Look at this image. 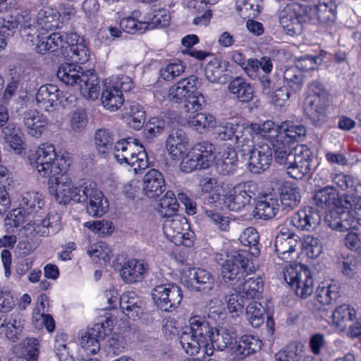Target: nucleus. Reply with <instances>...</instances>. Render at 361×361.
Masks as SVG:
<instances>
[{"instance_id": "1", "label": "nucleus", "mask_w": 361, "mask_h": 361, "mask_svg": "<svg viewBox=\"0 0 361 361\" xmlns=\"http://www.w3.org/2000/svg\"><path fill=\"white\" fill-rule=\"evenodd\" d=\"M28 161L39 176L48 179L49 189L60 204L82 202L83 187L87 180H80L78 185L73 183L68 174L72 164L68 152L56 153L53 144L44 142L30 152Z\"/></svg>"}, {"instance_id": "2", "label": "nucleus", "mask_w": 361, "mask_h": 361, "mask_svg": "<svg viewBox=\"0 0 361 361\" xmlns=\"http://www.w3.org/2000/svg\"><path fill=\"white\" fill-rule=\"evenodd\" d=\"M235 340L233 333L221 329L213 328L204 317L191 316L180 336V343L185 353L195 355L202 350L204 355L211 356L214 349L229 350Z\"/></svg>"}, {"instance_id": "3", "label": "nucleus", "mask_w": 361, "mask_h": 361, "mask_svg": "<svg viewBox=\"0 0 361 361\" xmlns=\"http://www.w3.org/2000/svg\"><path fill=\"white\" fill-rule=\"evenodd\" d=\"M314 201L318 207L330 209L325 221L332 229L345 232L361 225L360 197L345 195L339 200L336 190L328 186L315 193Z\"/></svg>"}, {"instance_id": "4", "label": "nucleus", "mask_w": 361, "mask_h": 361, "mask_svg": "<svg viewBox=\"0 0 361 361\" xmlns=\"http://www.w3.org/2000/svg\"><path fill=\"white\" fill-rule=\"evenodd\" d=\"M219 254L216 260H224L221 264V276L227 283L233 286V290L243 298L247 299H259L264 287L262 279L257 276H249L252 271L249 254L247 251H232L226 255L224 259Z\"/></svg>"}, {"instance_id": "5", "label": "nucleus", "mask_w": 361, "mask_h": 361, "mask_svg": "<svg viewBox=\"0 0 361 361\" xmlns=\"http://www.w3.org/2000/svg\"><path fill=\"white\" fill-rule=\"evenodd\" d=\"M202 190L208 194L207 202L215 206L224 205L231 211L238 212L250 204L257 188L252 182H244L235 186L219 183L216 179L206 178L201 185Z\"/></svg>"}, {"instance_id": "6", "label": "nucleus", "mask_w": 361, "mask_h": 361, "mask_svg": "<svg viewBox=\"0 0 361 361\" xmlns=\"http://www.w3.org/2000/svg\"><path fill=\"white\" fill-rule=\"evenodd\" d=\"M289 144L279 140L271 145L276 161L286 167L287 173L294 179H301L311 169L312 152L305 145L290 149Z\"/></svg>"}, {"instance_id": "7", "label": "nucleus", "mask_w": 361, "mask_h": 361, "mask_svg": "<svg viewBox=\"0 0 361 361\" xmlns=\"http://www.w3.org/2000/svg\"><path fill=\"white\" fill-rule=\"evenodd\" d=\"M114 156L120 164L133 168L134 173L148 166V158L145 147L135 139L118 141L114 148Z\"/></svg>"}, {"instance_id": "8", "label": "nucleus", "mask_w": 361, "mask_h": 361, "mask_svg": "<svg viewBox=\"0 0 361 361\" xmlns=\"http://www.w3.org/2000/svg\"><path fill=\"white\" fill-rule=\"evenodd\" d=\"M133 86L131 78L127 75H121L106 79L101 94L103 106L110 111H117L124 102L123 92L130 91Z\"/></svg>"}, {"instance_id": "9", "label": "nucleus", "mask_w": 361, "mask_h": 361, "mask_svg": "<svg viewBox=\"0 0 361 361\" xmlns=\"http://www.w3.org/2000/svg\"><path fill=\"white\" fill-rule=\"evenodd\" d=\"M283 278L295 294L307 298L314 292V283L309 268L300 263H291L283 269Z\"/></svg>"}, {"instance_id": "10", "label": "nucleus", "mask_w": 361, "mask_h": 361, "mask_svg": "<svg viewBox=\"0 0 361 361\" xmlns=\"http://www.w3.org/2000/svg\"><path fill=\"white\" fill-rule=\"evenodd\" d=\"M215 147L209 142L195 144L180 162V169L185 173H190L197 169H208L214 164Z\"/></svg>"}, {"instance_id": "11", "label": "nucleus", "mask_w": 361, "mask_h": 361, "mask_svg": "<svg viewBox=\"0 0 361 361\" xmlns=\"http://www.w3.org/2000/svg\"><path fill=\"white\" fill-rule=\"evenodd\" d=\"M197 78L194 75L183 78L171 86L169 89H157L154 97L156 102L165 104H180L193 93L197 88Z\"/></svg>"}, {"instance_id": "12", "label": "nucleus", "mask_w": 361, "mask_h": 361, "mask_svg": "<svg viewBox=\"0 0 361 361\" xmlns=\"http://www.w3.org/2000/svg\"><path fill=\"white\" fill-rule=\"evenodd\" d=\"M197 78L194 75L183 78L171 86L169 89H157L154 97L156 102L165 104H180L193 93L197 88Z\"/></svg>"}, {"instance_id": "13", "label": "nucleus", "mask_w": 361, "mask_h": 361, "mask_svg": "<svg viewBox=\"0 0 361 361\" xmlns=\"http://www.w3.org/2000/svg\"><path fill=\"white\" fill-rule=\"evenodd\" d=\"M197 78L194 75L183 78L171 86L169 89H157L154 97L156 102L165 104H180L193 93L197 88Z\"/></svg>"}, {"instance_id": "14", "label": "nucleus", "mask_w": 361, "mask_h": 361, "mask_svg": "<svg viewBox=\"0 0 361 361\" xmlns=\"http://www.w3.org/2000/svg\"><path fill=\"white\" fill-rule=\"evenodd\" d=\"M214 134L221 140H234L236 148L240 152H249L252 145V135L247 127L237 123L217 122Z\"/></svg>"}, {"instance_id": "15", "label": "nucleus", "mask_w": 361, "mask_h": 361, "mask_svg": "<svg viewBox=\"0 0 361 361\" xmlns=\"http://www.w3.org/2000/svg\"><path fill=\"white\" fill-rule=\"evenodd\" d=\"M307 8L298 3L290 2L279 11V20L285 32L290 36L300 33L302 23L310 20Z\"/></svg>"}, {"instance_id": "16", "label": "nucleus", "mask_w": 361, "mask_h": 361, "mask_svg": "<svg viewBox=\"0 0 361 361\" xmlns=\"http://www.w3.org/2000/svg\"><path fill=\"white\" fill-rule=\"evenodd\" d=\"M154 304L165 312H173L180 304L183 293L180 288L173 283H158L151 291Z\"/></svg>"}, {"instance_id": "17", "label": "nucleus", "mask_w": 361, "mask_h": 361, "mask_svg": "<svg viewBox=\"0 0 361 361\" xmlns=\"http://www.w3.org/2000/svg\"><path fill=\"white\" fill-rule=\"evenodd\" d=\"M163 232L170 241L177 245L190 247L193 243L195 234L185 217L176 216L166 219L163 223Z\"/></svg>"}, {"instance_id": "18", "label": "nucleus", "mask_w": 361, "mask_h": 361, "mask_svg": "<svg viewBox=\"0 0 361 361\" xmlns=\"http://www.w3.org/2000/svg\"><path fill=\"white\" fill-rule=\"evenodd\" d=\"M69 96L68 92L61 90L56 85L46 84L38 89L36 104L39 109L51 111L59 106H66Z\"/></svg>"}, {"instance_id": "19", "label": "nucleus", "mask_w": 361, "mask_h": 361, "mask_svg": "<svg viewBox=\"0 0 361 361\" xmlns=\"http://www.w3.org/2000/svg\"><path fill=\"white\" fill-rule=\"evenodd\" d=\"M310 108L311 116L318 121H323L329 106V94L322 85L317 82H312L309 85V94L305 101Z\"/></svg>"}, {"instance_id": "20", "label": "nucleus", "mask_w": 361, "mask_h": 361, "mask_svg": "<svg viewBox=\"0 0 361 361\" xmlns=\"http://www.w3.org/2000/svg\"><path fill=\"white\" fill-rule=\"evenodd\" d=\"M300 242V237L286 226H281L275 238V251L282 260L293 259L298 257L297 248Z\"/></svg>"}, {"instance_id": "21", "label": "nucleus", "mask_w": 361, "mask_h": 361, "mask_svg": "<svg viewBox=\"0 0 361 361\" xmlns=\"http://www.w3.org/2000/svg\"><path fill=\"white\" fill-rule=\"evenodd\" d=\"M183 282L190 289L207 293L215 286L214 276L207 270L202 268H188L182 271Z\"/></svg>"}, {"instance_id": "22", "label": "nucleus", "mask_w": 361, "mask_h": 361, "mask_svg": "<svg viewBox=\"0 0 361 361\" xmlns=\"http://www.w3.org/2000/svg\"><path fill=\"white\" fill-rule=\"evenodd\" d=\"M82 202H87V212L92 216H102L109 209L108 199L103 192L97 188L92 181H87L83 187Z\"/></svg>"}, {"instance_id": "23", "label": "nucleus", "mask_w": 361, "mask_h": 361, "mask_svg": "<svg viewBox=\"0 0 361 361\" xmlns=\"http://www.w3.org/2000/svg\"><path fill=\"white\" fill-rule=\"evenodd\" d=\"M243 156H248V164L252 173H259L269 169L272 161V149L267 143L254 147L252 142L250 150L241 152Z\"/></svg>"}, {"instance_id": "24", "label": "nucleus", "mask_w": 361, "mask_h": 361, "mask_svg": "<svg viewBox=\"0 0 361 361\" xmlns=\"http://www.w3.org/2000/svg\"><path fill=\"white\" fill-rule=\"evenodd\" d=\"M32 18L30 12L27 11L15 10L11 11V13L4 18L2 22V27L8 30H14L20 25V32L24 40H32L30 38L34 33L32 31L35 30V27H32L33 25Z\"/></svg>"}, {"instance_id": "25", "label": "nucleus", "mask_w": 361, "mask_h": 361, "mask_svg": "<svg viewBox=\"0 0 361 361\" xmlns=\"http://www.w3.org/2000/svg\"><path fill=\"white\" fill-rule=\"evenodd\" d=\"M32 18L30 12L27 11L15 10L11 11V13L4 18L2 22V27L8 30H14L20 25V32L24 40H32L30 38L34 33L32 31L35 30V27H32L33 25Z\"/></svg>"}, {"instance_id": "26", "label": "nucleus", "mask_w": 361, "mask_h": 361, "mask_svg": "<svg viewBox=\"0 0 361 361\" xmlns=\"http://www.w3.org/2000/svg\"><path fill=\"white\" fill-rule=\"evenodd\" d=\"M148 270L149 265L145 260L130 258L123 262L118 273L125 283L133 284L142 281Z\"/></svg>"}, {"instance_id": "27", "label": "nucleus", "mask_w": 361, "mask_h": 361, "mask_svg": "<svg viewBox=\"0 0 361 361\" xmlns=\"http://www.w3.org/2000/svg\"><path fill=\"white\" fill-rule=\"evenodd\" d=\"M214 164L217 171L227 175L235 171L238 156L235 150L228 144H223L214 151Z\"/></svg>"}, {"instance_id": "28", "label": "nucleus", "mask_w": 361, "mask_h": 361, "mask_svg": "<svg viewBox=\"0 0 361 361\" xmlns=\"http://www.w3.org/2000/svg\"><path fill=\"white\" fill-rule=\"evenodd\" d=\"M261 347L262 341L250 335H244L238 341H233V344L228 351V357L231 361L240 360L260 350Z\"/></svg>"}, {"instance_id": "29", "label": "nucleus", "mask_w": 361, "mask_h": 361, "mask_svg": "<svg viewBox=\"0 0 361 361\" xmlns=\"http://www.w3.org/2000/svg\"><path fill=\"white\" fill-rule=\"evenodd\" d=\"M98 335L92 329L81 331L78 337V349L76 361H99L97 358L88 357L89 355H95L100 350Z\"/></svg>"}, {"instance_id": "30", "label": "nucleus", "mask_w": 361, "mask_h": 361, "mask_svg": "<svg viewBox=\"0 0 361 361\" xmlns=\"http://www.w3.org/2000/svg\"><path fill=\"white\" fill-rule=\"evenodd\" d=\"M68 39V49L64 56L74 63H85L88 61L91 52L84 37L75 33H71Z\"/></svg>"}, {"instance_id": "31", "label": "nucleus", "mask_w": 361, "mask_h": 361, "mask_svg": "<svg viewBox=\"0 0 361 361\" xmlns=\"http://www.w3.org/2000/svg\"><path fill=\"white\" fill-rule=\"evenodd\" d=\"M321 216L317 209L308 207L298 211L291 217V224L297 228L306 231H314L319 225Z\"/></svg>"}, {"instance_id": "32", "label": "nucleus", "mask_w": 361, "mask_h": 361, "mask_svg": "<svg viewBox=\"0 0 361 361\" xmlns=\"http://www.w3.org/2000/svg\"><path fill=\"white\" fill-rule=\"evenodd\" d=\"M163 175L156 169L149 170L143 176L142 190L149 198H157L165 190Z\"/></svg>"}, {"instance_id": "33", "label": "nucleus", "mask_w": 361, "mask_h": 361, "mask_svg": "<svg viewBox=\"0 0 361 361\" xmlns=\"http://www.w3.org/2000/svg\"><path fill=\"white\" fill-rule=\"evenodd\" d=\"M165 147L172 159H180L188 148V139L185 132L182 130L172 132L166 140Z\"/></svg>"}, {"instance_id": "34", "label": "nucleus", "mask_w": 361, "mask_h": 361, "mask_svg": "<svg viewBox=\"0 0 361 361\" xmlns=\"http://www.w3.org/2000/svg\"><path fill=\"white\" fill-rule=\"evenodd\" d=\"M61 217L55 212L49 213L42 220L35 221L30 226L32 231L40 236L56 234L61 228Z\"/></svg>"}, {"instance_id": "35", "label": "nucleus", "mask_w": 361, "mask_h": 361, "mask_svg": "<svg viewBox=\"0 0 361 361\" xmlns=\"http://www.w3.org/2000/svg\"><path fill=\"white\" fill-rule=\"evenodd\" d=\"M56 8L43 7L35 19H32V27H36L39 31H49L59 28V21L57 17Z\"/></svg>"}, {"instance_id": "36", "label": "nucleus", "mask_w": 361, "mask_h": 361, "mask_svg": "<svg viewBox=\"0 0 361 361\" xmlns=\"http://www.w3.org/2000/svg\"><path fill=\"white\" fill-rule=\"evenodd\" d=\"M23 123L26 133L35 138L42 137L48 124L47 118L35 110L25 113Z\"/></svg>"}, {"instance_id": "37", "label": "nucleus", "mask_w": 361, "mask_h": 361, "mask_svg": "<svg viewBox=\"0 0 361 361\" xmlns=\"http://www.w3.org/2000/svg\"><path fill=\"white\" fill-rule=\"evenodd\" d=\"M279 140L289 145L302 141L307 134L304 125L293 121H286L280 123Z\"/></svg>"}, {"instance_id": "38", "label": "nucleus", "mask_w": 361, "mask_h": 361, "mask_svg": "<svg viewBox=\"0 0 361 361\" xmlns=\"http://www.w3.org/2000/svg\"><path fill=\"white\" fill-rule=\"evenodd\" d=\"M86 71L75 63H64L58 68L56 76L58 79L66 85L73 86L81 82Z\"/></svg>"}, {"instance_id": "39", "label": "nucleus", "mask_w": 361, "mask_h": 361, "mask_svg": "<svg viewBox=\"0 0 361 361\" xmlns=\"http://www.w3.org/2000/svg\"><path fill=\"white\" fill-rule=\"evenodd\" d=\"M279 209V200L274 195L262 196L257 202L254 214L259 219H269L274 218Z\"/></svg>"}, {"instance_id": "40", "label": "nucleus", "mask_w": 361, "mask_h": 361, "mask_svg": "<svg viewBox=\"0 0 361 361\" xmlns=\"http://www.w3.org/2000/svg\"><path fill=\"white\" fill-rule=\"evenodd\" d=\"M247 129L252 135L254 133L268 140L271 145L274 143V141L279 140L280 124L275 125L272 121L268 120L262 123H251L247 126Z\"/></svg>"}, {"instance_id": "41", "label": "nucleus", "mask_w": 361, "mask_h": 361, "mask_svg": "<svg viewBox=\"0 0 361 361\" xmlns=\"http://www.w3.org/2000/svg\"><path fill=\"white\" fill-rule=\"evenodd\" d=\"M141 302L133 291H126L120 297V307L128 318L135 320L139 317L142 310Z\"/></svg>"}, {"instance_id": "42", "label": "nucleus", "mask_w": 361, "mask_h": 361, "mask_svg": "<svg viewBox=\"0 0 361 361\" xmlns=\"http://www.w3.org/2000/svg\"><path fill=\"white\" fill-rule=\"evenodd\" d=\"M228 91L241 102H249L254 97L253 87L240 77H236L230 82Z\"/></svg>"}, {"instance_id": "43", "label": "nucleus", "mask_w": 361, "mask_h": 361, "mask_svg": "<svg viewBox=\"0 0 361 361\" xmlns=\"http://www.w3.org/2000/svg\"><path fill=\"white\" fill-rule=\"evenodd\" d=\"M40 344L35 338H26L13 347V352L27 361H37Z\"/></svg>"}, {"instance_id": "44", "label": "nucleus", "mask_w": 361, "mask_h": 361, "mask_svg": "<svg viewBox=\"0 0 361 361\" xmlns=\"http://www.w3.org/2000/svg\"><path fill=\"white\" fill-rule=\"evenodd\" d=\"M78 85L80 94L85 98L92 101L98 98L100 91L99 80L92 71H86V75H83Z\"/></svg>"}, {"instance_id": "45", "label": "nucleus", "mask_w": 361, "mask_h": 361, "mask_svg": "<svg viewBox=\"0 0 361 361\" xmlns=\"http://www.w3.org/2000/svg\"><path fill=\"white\" fill-rule=\"evenodd\" d=\"M355 309L348 305L338 307L332 314V324L340 331H344L355 317Z\"/></svg>"}, {"instance_id": "46", "label": "nucleus", "mask_w": 361, "mask_h": 361, "mask_svg": "<svg viewBox=\"0 0 361 361\" xmlns=\"http://www.w3.org/2000/svg\"><path fill=\"white\" fill-rule=\"evenodd\" d=\"M308 16H312V18L317 17L319 21L324 23L332 22L335 20L336 5L333 0H319V3L314 5L313 13H309Z\"/></svg>"}, {"instance_id": "47", "label": "nucleus", "mask_w": 361, "mask_h": 361, "mask_svg": "<svg viewBox=\"0 0 361 361\" xmlns=\"http://www.w3.org/2000/svg\"><path fill=\"white\" fill-rule=\"evenodd\" d=\"M228 67V61L214 58L206 65L205 75L212 82H223L226 80L224 76Z\"/></svg>"}, {"instance_id": "48", "label": "nucleus", "mask_w": 361, "mask_h": 361, "mask_svg": "<svg viewBox=\"0 0 361 361\" xmlns=\"http://www.w3.org/2000/svg\"><path fill=\"white\" fill-rule=\"evenodd\" d=\"M171 16L165 8L152 9L143 14L145 26L150 28L164 27L169 25Z\"/></svg>"}, {"instance_id": "49", "label": "nucleus", "mask_w": 361, "mask_h": 361, "mask_svg": "<svg viewBox=\"0 0 361 361\" xmlns=\"http://www.w3.org/2000/svg\"><path fill=\"white\" fill-rule=\"evenodd\" d=\"M44 204L43 196L37 191H27L22 194L20 205L27 214L37 213Z\"/></svg>"}, {"instance_id": "50", "label": "nucleus", "mask_w": 361, "mask_h": 361, "mask_svg": "<svg viewBox=\"0 0 361 361\" xmlns=\"http://www.w3.org/2000/svg\"><path fill=\"white\" fill-rule=\"evenodd\" d=\"M25 326V319L20 314H12L6 320L4 331L6 337L16 342L21 336Z\"/></svg>"}, {"instance_id": "51", "label": "nucleus", "mask_w": 361, "mask_h": 361, "mask_svg": "<svg viewBox=\"0 0 361 361\" xmlns=\"http://www.w3.org/2000/svg\"><path fill=\"white\" fill-rule=\"evenodd\" d=\"M189 125L200 133L214 130L217 121L209 113H197L189 117Z\"/></svg>"}, {"instance_id": "52", "label": "nucleus", "mask_w": 361, "mask_h": 361, "mask_svg": "<svg viewBox=\"0 0 361 361\" xmlns=\"http://www.w3.org/2000/svg\"><path fill=\"white\" fill-rule=\"evenodd\" d=\"M236 11L243 18H256L262 11V0H237Z\"/></svg>"}, {"instance_id": "53", "label": "nucleus", "mask_w": 361, "mask_h": 361, "mask_svg": "<svg viewBox=\"0 0 361 361\" xmlns=\"http://www.w3.org/2000/svg\"><path fill=\"white\" fill-rule=\"evenodd\" d=\"M280 197L282 206L288 209L295 208L301 200L300 192L298 187L288 183L281 186Z\"/></svg>"}, {"instance_id": "54", "label": "nucleus", "mask_w": 361, "mask_h": 361, "mask_svg": "<svg viewBox=\"0 0 361 361\" xmlns=\"http://www.w3.org/2000/svg\"><path fill=\"white\" fill-rule=\"evenodd\" d=\"M126 122L133 129L140 130L145 121V111L143 106L133 102L126 109Z\"/></svg>"}, {"instance_id": "55", "label": "nucleus", "mask_w": 361, "mask_h": 361, "mask_svg": "<svg viewBox=\"0 0 361 361\" xmlns=\"http://www.w3.org/2000/svg\"><path fill=\"white\" fill-rule=\"evenodd\" d=\"M143 21V15L140 11H133L130 16L123 18L120 21V27L128 33H134L146 28Z\"/></svg>"}, {"instance_id": "56", "label": "nucleus", "mask_w": 361, "mask_h": 361, "mask_svg": "<svg viewBox=\"0 0 361 361\" xmlns=\"http://www.w3.org/2000/svg\"><path fill=\"white\" fill-rule=\"evenodd\" d=\"M87 254L95 263L101 265L106 264L112 257L111 247L102 242L92 245L87 250Z\"/></svg>"}, {"instance_id": "57", "label": "nucleus", "mask_w": 361, "mask_h": 361, "mask_svg": "<svg viewBox=\"0 0 361 361\" xmlns=\"http://www.w3.org/2000/svg\"><path fill=\"white\" fill-rule=\"evenodd\" d=\"M75 346L73 342L66 343L63 334L56 335L54 342V351L59 361H76L71 353Z\"/></svg>"}, {"instance_id": "58", "label": "nucleus", "mask_w": 361, "mask_h": 361, "mask_svg": "<svg viewBox=\"0 0 361 361\" xmlns=\"http://www.w3.org/2000/svg\"><path fill=\"white\" fill-rule=\"evenodd\" d=\"M4 140L16 154H20L25 149L24 142L19 135L18 130L13 124H9L3 129Z\"/></svg>"}, {"instance_id": "59", "label": "nucleus", "mask_w": 361, "mask_h": 361, "mask_svg": "<svg viewBox=\"0 0 361 361\" xmlns=\"http://www.w3.org/2000/svg\"><path fill=\"white\" fill-rule=\"evenodd\" d=\"M178 207L174 193L168 190L160 199L157 210L161 216L170 217L178 211Z\"/></svg>"}, {"instance_id": "60", "label": "nucleus", "mask_w": 361, "mask_h": 361, "mask_svg": "<svg viewBox=\"0 0 361 361\" xmlns=\"http://www.w3.org/2000/svg\"><path fill=\"white\" fill-rule=\"evenodd\" d=\"M301 245L302 250L309 258L317 259L323 252V245L321 240L311 235H304Z\"/></svg>"}, {"instance_id": "61", "label": "nucleus", "mask_w": 361, "mask_h": 361, "mask_svg": "<svg viewBox=\"0 0 361 361\" xmlns=\"http://www.w3.org/2000/svg\"><path fill=\"white\" fill-rule=\"evenodd\" d=\"M94 142L99 152L107 153L112 148L114 143L113 133L107 129H99L94 133Z\"/></svg>"}, {"instance_id": "62", "label": "nucleus", "mask_w": 361, "mask_h": 361, "mask_svg": "<svg viewBox=\"0 0 361 361\" xmlns=\"http://www.w3.org/2000/svg\"><path fill=\"white\" fill-rule=\"evenodd\" d=\"M106 337L104 350L108 355H117L124 351L126 342L121 334L114 332Z\"/></svg>"}, {"instance_id": "63", "label": "nucleus", "mask_w": 361, "mask_h": 361, "mask_svg": "<svg viewBox=\"0 0 361 361\" xmlns=\"http://www.w3.org/2000/svg\"><path fill=\"white\" fill-rule=\"evenodd\" d=\"M264 309L257 302H250L245 309V317L248 322L255 328L261 326L264 322Z\"/></svg>"}, {"instance_id": "64", "label": "nucleus", "mask_w": 361, "mask_h": 361, "mask_svg": "<svg viewBox=\"0 0 361 361\" xmlns=\"http://www.w3.org/2000/svg\"><path fill=\"white\" fill-rule=\"evenodd\" d=\"M338 295V286L336 283L321 284L317 290V300L324 305H328Z\"/></svg>"}]
</instances>
